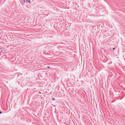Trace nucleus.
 Wrapping results in <instances>:
<instances>
[{"instance_id":"obj_8","label":"nucleus","mask_w":125,"mask_h":125,"mask_svg":"<svg viewBox=\"0 0 125 125\" xmlns=\"http://www.w3.org/2000/svg\"><path fill=\"white\" fill-rule=\"evenodd\" d=\"M104 37H105V35H104Z\"/></svg>"},{"instance_id":"obj_6","label":"nucleus","mask_w":125,"mask_h":125,"mask_svg":"<svg viewBox=\"0 0 125 125\" xmlns=\"http://www.w3.org/2000/svg\"><path fill=\"white\" fill-rule=\"evenodd\" d=\"M2 113L0 111V113Z\"/></svg>"},{"instance_id":"obj_1","label":"nucleus","mask_w":125,"mask_h":125,"mask_svg":"<svg viewBox=\"0 0 125 125\" xmlns=\"http://www.w3.org/2000/svg\"><path fill=\"white\" fill-rule=\"evenodd\" d=\"M3 39H5V40H6V41H7V40L11 41L12 40L11 37L10 36L6 34L4 36Z\"/></svg>"},{"instance_id":"obj_3","label":"nucleus","mask_w":125,"mask_h":125,"mask_svg":"<svg viewBox=\"0 0 125 125\" xmlns=\"http://www.w3.org/2000/svg\"><path fill=\"white\" fill-rule=\"evenodd\" d=\"M52 101H54L55 100V99L54 98H52Z\"/></svg>"},{"instance_id":"obj_2","label":"nucleus","mask_w":125,"mask_h":125,"mask_svg":"<svg viewBox=\"0 0 125 125\" xmlns=\"http://www.w3.org/2000/svg\"><path fill=\"white\" fill-rule=\"evenodd\" d=\"M24 0V2H28L29 3H30L31 2L30 0Z\"/></svg>"},{"instance_id":"obj_4","label":"nucleus","mask_w":125,"mask_h":125,"mask_svg":"<svg viewBox=\"0 0 125 125\" xmlns=\"http://www.w3.org/2000/svg\"><path fill=\"white\" fill-rule=\"evenodd\" d=\"M115 48H113V50H115Z\"/></svg>"},{"instance_id":"obj_5","label":"nucleus","mask_w":125,"mask_h":125,"mask_svg":"<svg viewBox=\"0 0 125 125\" xmlns=\"http://www.w3.org/2000/svg\"><path fill=\"white\" fill-rule=\"evenodd\" d=\"M48 67L49 68H50V67L49 66H48Z\"/></svg>"},{"instance_id":"obj_7","label":"nucleus","mask_w":125,"mask_h":125,"mask_svg":"<svg viewBox=\"0 0 125 125\" xmlns=\"http://www.w3.org/2000/svg\"><path fill=\"white\" fill-rule=\"evenodd\" d=\"M104 37H105V35H104Z\"/></svg>"}]
</instances>
